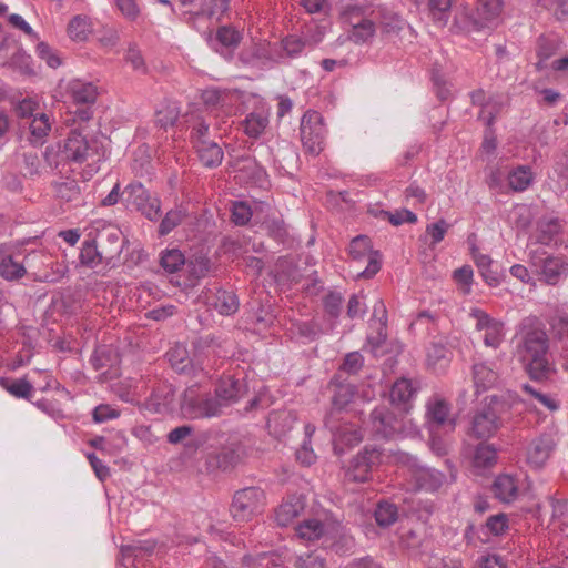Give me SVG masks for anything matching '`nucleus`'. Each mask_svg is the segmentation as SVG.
<instances>
[{
  "label": "nucleus",
  "mask_w": 568,
  "mask_h": 568,
  "mask_svg": "<svg viewBox=\"0 0 568 568\" xmlns=\"http://www.w3.org/2000/svg\"><path fill=\"white\" fill-rule=\"evenodd\" d=\"M351 28V39L356 43L366 42L375 33V23L369 17L358 26H353Z\"/></svg>",
  "instance_id": "864d4df0"
},
{
  "label": "nucleus",
  "mask_w": 568,
  "mask_h": 568,
  "mask_svg": "<svg viewBox=\"0 0 568 568\" xmlns=\"http://www.w3.org/2000/svg\"><path fill=\"white\" fill-rule=\"evenodd\" d=\"M354 387L352 385H338L335 388L332 406L333 410H342L354 397Z\"/></svg>",
  "instance_id": "3c124183"
},
{
  "label": "nucleus",
  "mask_w": 568,
  "mask_h": 568,
  "mask_svg": "<svg viewBox=\"0 0 568 568\" xmlns=\"http://www.w3.org/2000/svg\"><path fill=\"white\" fill-rule=\"evenodd\" d=\"M80 261L83 265L89 267H97L103 264L102 254H100L99 240L85 241L80 252Z\"/></svg>",
  "instance_id": "c9c22d12"
},
{
  "label": "nucleus",
  "mask_w": 568,
  "mask_h": 568,
  "mask_svg": "<svg viewBox=\"0 0 568 568\" xmlns=\"http://www.w3.org/2000/svg\"><path fill=\"white\" fill-rule=\"evenodd\" d=\"M154 550V544L152 542H136L132 545H124L121 547V555L124 558L134 556L136 557L140 554L151 555Z\"/></svg>",
  "instance_id": "69168bd1"
},
{
  "label": "nucleus",
  "mask_w": 568,
  "mask_h": 568,
  "mask_svg": "<svg viewBox=\"0 0 568 568\" xmlns=\"http://www.w3.org/2000/svg\"><path fill=\"white\" fill-rule=\"evenodd\" d=\"M199 154V159L206 168H215L222 163L223 151L214 141H201L194 146Z\"/></svg>",
  "instance_id": "aec40b11"
},
{
  "label": "nucleus",
  "mask_w": 568,
  "mask_h": 568,
  "mask_svg": "<svg viewBox=\"0 0 568 568\" xmlns=\"http://www.w3.org/2000/svg\"><path fill=\"white\" fill-rule=\"evenodd\" d=\"M529 260L539 280L548 285H557L568 276V262L562 256L548 255L545 251H530Z\"/></svg>",
  "instance_id": "7ed1b4c3"
},
{
  "label": "nucleus",
  "mask_w": 568,
  "mask_h": 568,
  "mask_svg": "<svg viewBox=\"0 0 568 568\" xmlns=\"http://www.w3.org/2000/svg\"><path fill=\"white\" fill-rule=\"evenodd\" d=\"M516 354L528 375L536 381L548 377L549 338L536 317H526L516 333Z\"/></svg>",
  "instance_id": "f257e3e1"
},
{
  "label": "nucleus",
  "mask_w": 568,
  "mask_h": 568,
  "mask_svg": "<svg viewBox=\"0 0 568 568\" xmlns=\"http://www.w3.org/2000/svg\"><path fill=\"white\" fill-rule=\"evenodd\" d=\"M91 32L90 22L85 17L75 16L68 26V33L75 41H84Z\"/></svg>",
  "instance_id": "49530a36"
},
{
  "label": "nucleus",
  "mask_w": 568,
  "mask_h": 568,
  "mask_svg": "<svg viewBox=\"0 0 568 568\" xmlns=\"http://www.w3.org/2000/svg\"><path fill=\"white\" fill-rule=\"evenodd\" d=\"M186 271L192 281H199L205 277L211 271V261L204 255H193L185 260Z\"/></svg>",
  "instance_id": "c756f323"
},
{
  "label": "nucleus",
  "mask_w": 568,
  "mask_h": 568,
  "mask_svg": "<svg viewBox=\"0 0 568 568\" xmlns=\"http://www.w3.org/2000/svg\"><path fill=\"white\" fill-rule=\"evenodd\" d=\"M557 50L558 43L556 40L546 37H540L538 40L537 49V54L539 57V61L536 64L537 69L541 70L544 68V62L551 58Z\"/></svg>",
  "instance_id": "8fccbe9b"
},
{
  "label": "nucleus",
  "mask_w": 568,
  "mask_h": 568,
  "mask_svg": "<svg viewBox=\"0 0 568 568\" xmlns=\"http://www.w3.org/2000/svg\"><path fill=\"white\" fill-rule=\"evenodd\" d=\"M252 217V211L251 207L243 203L237 202L233 204L232 207V221L236 225H245Z\"/></svg>",
  "instance_id": "338daca9"
},
{
  "label": "nucleus",
  "mask_w": 568,
  "mask_h": 568,
  "mask_svg": "<svg viewBox=\"0 0 568 568\" xmlns=\"http://www.w3.org/2000/svg\"><path fill=\"white\" fill-rule=\"evenodd\" d=\"M216 40L225 48L235 49L242 40V33L231 26H223L216 31Z\"/></svg>",
  "instance_id": "de8ad7c7"
},
{
  "label": "nucleus",
  "mask_w": 568,
  "mask_h": 568,
  "mask_svg": "<svg viewBox=\"0 0 568 568\" xmlns=\"http://www.w3.org/2000/svg\"><path fill=\"white\" fill-rule=\"evenodd\" d=\"M453 278L460 285L463 293L468 294L473 281V268L469 265L462 266L454 271Z\"/></svg>",
  "instance_id": "e2e57ef3"
},
{
  "label": "nucleus",
  "mask_w": 568,
  "mask_h": 568,
  "mask_svg": "<svg viewBox=\"0 0 568 568\" xmlns=\"http://www.w3.org/2000/svg\"><path fill=\"white\" fill-rule=\"evenodd\" d=\"M500 426L501 419L497 409L488 405L474 415L469 435L477 439H486L494 436Z\"/></svg>",
  "instance_id": "f8f14e48"
},
{
  "label": "nucleus",
  "mask_w": 568,
  "mask_h": 568,
  "mask_svg": "<svg viewBox=\"0 0 568 568\" xmlns=\"http://www.w3.org/2000/svg\"><path fill=\"white\" fill-rule=\"evenodd\" d=\"M99 244L105 264L112 263L122 252V242L116 231L99 235Z\"/></svg>",
  "instance_id": "a211bd4d"
},
{
  "label": "nucleus",
  "mask_w": 568,
  "mask_h": 568,
  "mask_svg": "<svg viewBox=\"0 0 568 568\" xmlns=\"http://www.w3.org/2000/svg\"><path fill=\"white\" fill-rule=\"evenodd\" d=\"M493 493L503 503L515 500L518 494L515 478L509 475L498 476L493 484Z\"/></svg>",
  "instance_id": "5701e85b"
},
{
  "label": "nucleus",
  "mask_w": 568,
  "mask_h": 568,
  "mask_svg": "<svg viewBox=\"0 0 568 568\" xmlns=\"http://www.w3.org/2000/svg\"><path fill=\"white\" fill-rule=\"evenodd\" d=\"M418 480L422 487L435 491L446 483V476L436 469L426 468L419 471Z\"/></svg>",
  "instance_id": "c03bdc74"
},
{
  "label": "nucleus",
  "mask_w": 568,
  "mask_h": 568,
  "mask_svg": "<svg viewBox=\"0 0 568 568\" xmlns=\"http://www.w3.org/2000/svg\"><path fill=\"white\" fill-rule=\"evenodd\" d=\"M497 450L493 445L479 444L474 454V466L478 468L490 467L496 463Z\"/></svg>",
  "instance_id": "37998d69"
},
{
  "label": "nucleus",
  "mask_w": 568,
  "mask_h": 568,
  "mask_svg": "<svg viewBox=\"0 0 568 568\" xmlns=\"http://www.w3.org/2000/svg\"><path fill=\"white\" fill-rule=\"evenodd\" d=\"M295 417L291 412L277 410L268 415L266 425L271 434L280 437L293 427Z\"/></svg>",
  "instance_id": "412c9836"
},
{
  "label": "nucleus",
  "mask_w": 568,
  "mask_h": 568,
  "mask_svg": "<svg viewBox=\"0 0 568 568\" xmlns=\"http://www.w3.org/2000/svg\"><path fill=\"white\" fill-rule=\"evenodd\" d=\"M332 414L333 412L325 419V425L329 427V429L338 440L349 446L356 445L362 442L363 435L359 428H356L355 426L348 424H344L339 427L331 425Z\"/></svg>",
  "instance_id": "cd10ccee"
},
{
  "label": "nucleus",
  "mask_w": 568,
  "mask_h": 568,
  "mask_svg": "<svg viewBox=\"0 0 568 568\" xmlns=\"http://www.w3.org/2000/svg\"><path fill=\"white\" fill-rule=\"evenodd\" d=\"M508 528V518L505 514H497L490 516L484 526L483 529H486L487 532L499 536Z\"/></svg>",
  "instance_id": "052dcab7"
},
{
  "label": "nucleus",
  "mask_w": 568,
  "mask_h": 568,
  "mask_svg": "<svg viewBox=\"0 0 568 568\" xmlns=\"http://www.w3.org/2000/svg\"><path fill=\"white\" fill-rule=\"evenodd\" d=\"M452 352L442 343H433L427 351V366L434 372H443L450 362Z\"/></svg>",
  "instance_id": "4be33fe9"
},
{
  "label": "nucleus",
  "mask_w": 568,
  "mask_h": 568,
  "mask_svg": "<svg viewBox=\"0 0 568 568\" xmlns=\"http://www.w3.org/2000/svg\"><path fill=\"white\" fill-rule=\"evenodd\" d=\"M123 194L128 207L139 211L150 221H155L160 217V200L156 196H152L141 183H131L125 187Z\"/></svg>",
  "instance_id": "423d86ee"
},
{
  "label": "nucleus",
  "mask_w": 568,
  "mask_h": 568,
  "mask_svg": "<svg viewBox=\"0 0 568 568\" xmlns=\"http://www.w3.org/2000/svg\"><path fill=\"white\" fill-rule=\"evenodd\" d=\"M559 232V224L551 220L542 223L538 227L537 242L542 245H549L554 236Z\"/></svg>",
  "instance_id": "bf43d9fd"
},
{
  "label": "nucleus",
  "mask_w": 568,
  "mask_h": 568,
  "mask_svg": "<svg viewBox=\"0 0 568 568\" xmlns=\"http://www.w3.org/2000/svg\"><path fill=\"white\" fill-rule=\"evenodd\" d=\"M103 158V148L95 138H88L74 130L63 141L62 160L78 164L87 163L89 175L99 171V163Z\"/></svg>",
  "instance_id": "f03ea898"
},
{
  "label": "nucleus",
  "mask_w": 568,
  "mask_h": 568,
  "mask_svg": "<svg viewBox=\"0 0 568 568\" xmlns=\"http://www.w3.org/2000/svg\"><path fill=\"white\" fill-rule=\"evenodd\" d=\"M301 539L315 540L324 534V525L317 519L305 520L296 528Z\"/></svg>",
  "instance_id": "a18cd8bd"
},
{
  "label": "nucleus",
  "mask_w": 568,
  "mask_h": 568,
  "mask_svg": "<svg viewBox=\"0 0 568 568\" xmlns=\"http://www.w3.org/2000/svg\"><path fill=\"white\" fill-rule=\"evenodd\" d=\"M473 376L475 386L479 389H487L497 382V373L484 363L473 366Z\"/></svg>",
  "instance_id": "72a5a7b5"
},
{
  "label": "nucleus",
  "mask_w": 568,
  "mask_h": 568,
  "mask_svg": "<svg viewBox=\"0 0 568 568\" xmlns=\"http://www.w3.org/2000/svg\"><path fill=\"white\" fill-rule=\"evenodd\" d=\"M484 332V344L488 347L498 348L504 341V324L496 321Z\"/></svg>",
  "instance_id": "5fc2aeb1"
},
{
  "label": "nucleus",
  "mask_w": 568,
  "mask_h": 568,
  "mask_svg": "<svg viewBox=\"0 0 568 568\" xmlns=\"http://www.w3.org/2000/svg\"><path fill=\"white\" fill-rule=\"evenodd\" d=\"M381 462V452L374 447H364L353 459L351 460L347 469V477L353 481H366L371 478V474L374 467Z\"/></svg>",
  "instance_id": "9b49d317"
},
{
  "label": "nucleus",
  "mask_w": 568,
  "mask_h": 568,
  "mask_svg": "<svg viewBox=\"0 0 568 568\" xmlns=\"http://www.w3.org/2000/svg\"><path fill=\"white\" fill-rule=\"evenodd\" d=\"M426 419L432 433L444 427L447 432H454L456 418L450 415V405L439 396H435L426 404Z\"/></svg>",
  "instance_id": "9d476101"
},
{
  "label": "nucleus",
  "mask_w": 568,
  "mask_h": 568,
  "mask_svg": "<svg viewBox=\"0 0 568 568\" xmlns=\"http://www.w3.org/2000/svg\"><path fill=\"white\" fill-rule=\"evenodd\" d=\"M0 385L12 396L17 398H30L33 386L26 378L20 379H11V378H1Z\"/></svg>",
  "instance_id": "f704fd0d"
},
{
  "label": "nucleus",
  "mask_w": 568,
  "mask_h": 568,
  "mask_svg": "<svg viewBox=\"0 0 568 568\" xmlns=\"http://www.w3.org/2000/svg\"><path fill=\"white\" fill-rule=\"evenodd\" d=\"M428 4L433 19L440 26H445L448 21L452 0H429Z\"/></svg>",
  "instance_id": "603ef678"
},
{
  "label": "nucleus",
  "mask_w": 568,
  "mask_h": 568,
  "mask_svg": "<svg viewBox=\"0 0 568 568\" xmlns=\"http://www.w3.org/2000/svg\"><path fill=\"white\" fill-rule=\"evenodd\" d=\"M26 274L22 263L16 261L11 255H7L0 261V275L8 280L14 281L21 278Z\"/></svg>",
  "instance_id": "58836bf2"
},
{
  "label": "nucleus",
  "mask_w": 568,
  "mask_h": 568,
  "mask_svg": "<svg viewBox=\"0 0 568 568\" xmlns=\"http://www.w3.org/2000/svg\"><path fill=\"white\" fill-rule=\"evenodd\" d=\"M185 217V214L181 210H171L169 211L164 219L161 221L159 226V233L161 235L169 234L173 229L180 225Z\"/></svg>",
  "instance_id": "4d7b16f0"
},
{
  "label": "nucleus",
  "mask_w": 568,
  "mask_h": 568,
  "mask_svg": "<svg viewBox=\"0 0 568 568\" xmlns=\"http://www.w3.org/2000/svg\"><path fill=\"white\" fill-rule=\"evenodd\" d=\"M247 390V385L244 379H235L233 376H224L216 385L215 396L224 408L245 396Z\"/></svg>",
  "instance_id": "4468645a"
},
{
  "label": "nucleus",
  "mask_w": 568,
  "mask_h": 568,
  "mask_svg": "<svg viewBox=\"0 0 568 568\" xmlns=\"http://www.w3.org/2000/svg\"><path fill=\"white\" fill-rule=\"evenodd\" d=\"M503 11L501 0H479L475 23L480 28L498 24Z\"/></svg>",
  "instance_id": "f3484780"
},
{
  "label": "nucleus",
  "mask_w": 568,
  "mask_h": 568,
  "mask_svg": "<svg viewBox=\"0 0 568 568\" xmlns=\"http://www.w3.org/2000/svg\"><path fill=\"white\" fill-rule=\"evenodd\" d=\"M267 554H260L257 556H244L242 559L241 568H270L267 565L270 564Z\"/></svg>",
  "instance_id": "774afa93"
},
{
  "label": "nucleus",
  "mask_w": 568,
  "mask_h": 568,
  "mask_svg": "<svg viewBox=\"0 0 568 568\" xmlns=\"http://www.w3.org/2000/svg\"><path fill=\"white\" fill-rule=\"evenodd\" d=\"M268 115L264 111L251 112L242 122L246 135L253 139L260 138L268 125Z\"/></svg>",
  "instance_id": "bb28decb"
},
{
  "label": "nucleus",
  "mask_w": 568,
  "mask_h": 568,
  "mask_svg": "<svg viewBox=\"0 0 568 568\" xmlns=\"http://www.w3.org/2000/svg\"><path fill=\"white\" fill-rule=\"evenodd\" d=\"M303 508V503L300 499L287 500L276 509L275 520L280 526H287L301 514Z\"/></svg>",
  "instance_id": "7c9ffc66"
},
{
  "label": "nucleus",
  "mask_w": 568,
  "mask_h": 568,
  "mask_svg": "<svg viewBox=\"0 0 568 568\" xmlns=\"http://www.w3.org/2000/svg\"><path fill=\"white\" fill-rule=\"evenodd\" d=\"M185 257L178 248L165 250L161 254L160 265L168 273H175L181 266L185 265Z\"/></svg>",
  "instance_id": "a19ab883"
},
{
  "label": "nucleus",
  "mask_w": 568,
  "mask_h": 568,
  "mask_svg": "<svg viewBox=\"0 0 568 568\" xmlns=\"http://www.w3.org/2000/svg\"><path fill=\"white\" fill-rule=\"evenodd\" d=\"M374 516L378 526L388 527L397 520V507L394 504L381 501L377 504Z\"/></svg>",
  "instance_id": "ea45409f"
},
{
  "label": "nucleus",
  "mask_w": 568,
  "mask_h": 568,
  "mask_svg": "<svg viewBox=\"0 0 568 568\" xmlns=\"http://www.w3.org/2000/svg\"><path fill=\"white\" fill-rule=\"evenodd\" d=\"M215 465L222 470H229L240 463V455L232 448H225L214 457Z\"/></svg>",
  "instance_id": "6e6d98bb"
},
{
  "label": "nucleus",
  "mask_w": 568,
  "mask_h": 568,
  "mask_svg": "<svg viewBox=\"0 0 568 568\" xmlns=\"http://www.w3.org/2000/svg\"><path fill=\"white\" fill-rule=\"evenodd\" d=\"M232 168L235 172V180L243 184H255L260 182L265 172L256 161L250 155L236 156L232 161Z\"/></svg>",
  "instance_id": "2eb2a0df"
},
{
  "label": "nucleus",
  "mask_w": 568,
  "mask_h": 568,
  "mask_svg": "<svg viewBox=\"0 0 568 568\" xmlns=\"http://www.w3.org/2000/svg\"><path fill=\"white\" fill-rule=\"evenodd\" d=\"M71 95L77 103L92 104L98 97L97 87L92 83L74 81L70 87Z\"/></svg>",
  "instance_id": "2f4dec72"
},
{
  "label": "nucleus",
  "mask_w": 568,
  "mask_h": 568,
  "mask_svg": "<svg viewBox=\"0 0 568 568\" xmlns=\"http://www.w3.org/2000/svg\"><path fill=\"white\" fill-rule=\"evenodd\" d=\"M371 423L374 433L385 439L396 438L405 429L403 418L384 405L371 413Z\"/></svg>",
  "instance_id": "1a4fd4ad"
},
{
  "label": "nucleus",
  "mask_w": 568,
  "mask_h": 568,
  "mask_svg": "<svg viewBox=\"0 0 568 568\" xmlns=\"http://www.w3.org/2000/svg\"><path fill=\"white\" fill-rule=\"evenodd\" d=\"M417 390L418 387L414 385L412 379L402 377L397 379L390 388V402L394 405L406 406L416 395Z\"/></svg>",
  "instance_id": "6ab92c4d"
},
{
  "label": "nucleus",
  "mask_w": 568,
  "mask_h": 568,
  "mask_svg": "<svg viewBox=\"0 0 568 568\" xmlns=\"http://www.w3.org/2000/svg\"><path fill=\"white\" fill-rule=\"evenodd\" d=\"M555 445L556 443L550 434L537 437L527 448V462L536 468L544 466L550 457Z\"/></svg>",
  "instance_id": "dca6fc26"
},
{
  "label": "nucleus",
  "mask_w": 568,
  "mask_h": 568,
  "mask_svg": "<svg viewBox=\"0 0 568 568\" xmlns=\"http://www.w3.org/2000/svg\"><path fill=\"white\" fill-rule=\"evenodd\" d=\"M57 196L64 202L78 203L81 200V189L75 180H65L54 185Z\"/></svg>",
  "instance_id": "4c0bfd02"
},
{
  "label": "nucleus",
  "mask_w": 568,
  "mask_h": 568,
  "mask_svg": "<svg viewBox=\"0 0 568 568\" xmlns=\"http://www.w3.org/2000/svg\"><path fill=\"white\" fill-rule=\"evenodd\" d=\"M349 256L354 262L367 260V266L358 273V277L372 278L381 270V254L372 248L371 239L366 235H358L351 241Z\"/></svg>",
  "instance_id": "6e6552de"
},
{
  "label": "nucleus",
  "mask_w": 568,
  "mask_h": 568,
  "mask_svg": "<svg viewBox=\"0 0 568 568\" xmlns=\"http://www.w3.org/2000/svg\"><path fill=\"white\" fill-rule=\"evenodd\" d=\"M306 42L297 36H288L282 40V48L287 57L294 58L298 55L305 48Z\"/></svg>",
  "instance_id": "0e129e2a"
},
{
  "label": "nucleus",
  "mask_w": 568,
  "mask_h": 568,
  "mask_svg": "<svg viewBox=\"0 0 568 568\" xmlns=\"http://www.w3.org/2000/svg\"><path fill=\"white\" fill-rule=\"evenodd\" d=\"M534 175L529 166H518L508 174V183L513 191L523 192L532 183Z\"/></svg>",
  "instance_id": "473e14b6"
},
{
  "label": "nucleus",
  "mask_w": 568,
  "mask_h": 568,
  "mask_svg": "<svg viewBox=\"0 0 568 568\" xmlns=\"http://www.w3.org/2000/svg\"><path fill=\"white\" fill-rule=\"evenodd\" d=\"M236 98V91L229 89L210 88L202 92V101L207 106L227 108Z\"/></svg>",
  "instance_id": "b1692460"
},
{
  "label": "nucleus",
  "mask_w": 568,
  "mask_h": 568,
  "mask_svg": "<svg viewBox=\"0 0 568 568\" xmlns=\"http://www.w3.org/2000/svg\"><path fill=\"white\" fill-rule=\"evenodd\" d=\"M300 134L304 149L311 154H320L326 138L322 114L314 110L306 111L301 120Z\"/></svg>",
  "instance_id": "20e7f679"
},
{
  "label": "nucleus",
  "mask_w": 568,
  "mask_h": 568,
  "mask_svg": "<svg viewBox=\"0 0 568 568\" xmlns=\"http://www.w3.org/2000/svg\"><path fill=\"white\" fill-rule=\"evenodd\" d=\"M175 398V389L170 384H161L155 389H153L149 405L152 406V409L156 413H161L163 409H166Z\"/></svg>",
  "instance_id": "393cba45"
},
{
  "label": "nucleus",
  "mask_w": 568,
  "mask_h": 568,
  "mask_svg": "<svg viewBox=\"0 0 568 568\" xmlns=\"http://www.w3.org/2000/svg\"><path fill=\"white\" fill-rule=\"evenodd\" d=\"M374 12L367 6L347 4L342 11V19L349 27L358 26Z\"/></svg>",
  "instance_id": "e433bc0d"
},
{
  "label": "nucleus",
  "mask_w": 568,
  "mask_h": 568,
  "mask_svg": "<svg viewBox=\"0 0 568 568\" xmlns=\"http://www.w3.org/2000/svg\"><path fill=\"white\" fill-rule=\"evenodd\" d=\"M448 229L449 224L444 219H440L436 223L428 224L426 226V234L432 237L430 245L434 246L442 242Z\"/></svg>",
  "instance_id": "680f3d73"
},
{
  "label": "nucleus",
  "mask_w": 568,
  "mask_h": 568,
  "mask_svg": "<svg viewBox=\"0 0 568 568\" xmlns=\"http://www.w3.org/2000/svg\"><path fill=\"white\" fill-rule=\"evenodd\" d=\"M292 337L303 343L315 341L322 333L321 326L314 321H296L291 324Z\"/></svg>",
  "instance_id": "a878e982"
},
{
  "label": "nucleus",
  "mask_w": 568,
  "mask_h": 568,
  "mask_svg": "<svg viewBox=\"0 0 568 568\" xmlns=\"http://www.w3.org/2000/svg\"><path fill=\"white\" fill-rule=\"evenodd\" d=\"M168 358L171 363V366L179 373L190 374L193 376H199L203 374L204 376L210 375V371L207 369V365L203 359H190L187 356V351L184 346L178 345L171 351L168 352Z\"/></svg>",
  "instance_id": "ddd939ff"
},
{
  "label": "nucleus",
  "mask_w": 568,
  "mask_h": 568,
  "mask_svg": "<svg viewBox=\"0 0 568 568\" xmlns=\"http://www.w3.org/2000/svg\"><path fill=\"white\" fill-rule=\"evenodd\" d=\"M181 409L189 418H210L222 413V405L216 396H197L195 390L189 388L183 395Z\"/></svg>",
  "instance_id": "0eeeda50"
},
{
  "label": "nucleus",
  "mask_w": 568,
  "mask_h": 568,
  "mask_svg": "<svg viewBox=\"0 0 568 568\" xmlns=\"http://www.w3.org/2000/svg\"><path fill=\"white\" fill-rule=\"evenodd\" d=\"M30 142L32 144H43L45 138L51 131V122L45 113L37 114L29 123Z\"/></svg>",
  "instance_id": "c85d7f7f"
},
{
  "label": "nucleus",
  "mask_w": 568,
  "mask_h": 568,
  "mask_svg": "<svg viewBox=\"0 0 568 568\" xmlns=\"http://www.w3.org/2000/svg\"><path fill=\"white\" fill-rule=\"evenodd\" d=\"M214 307L222 315H231L239 308L237 297L232 292L219 291L215 296Z\"/></svg>",
  "instance_id": "79ce46f5"
},
{
  "label": "nucleus",
  "mask_w": 568,
  "mask_h": 568,
  "mask_svg": "<svg viewBox=\"0 0 568 568\" xmlns=\"http://www.w3.org/2000/svg\"><path fill=\"white\" fill-rule=\"evenodd\" d=\"M264 499V491L258 487H246L237 490L231 505L233 518L237 521L250 520L262 510Z\"/></svg>",
  "instance_id": "39448f33"
},
{
  "label": "nucleus",
  "mask_w": 568,
  "mask_h": 568,
  "mask_svg": "<svg viewBox=\"0 0 568 568\" xmlns=\"http://www.w3.org/2000/svg\"><path fill=\"white\" fill-rule=\"evenodd\" d=\"M295 568H327L326 559L318 552H308L300 556Z\"/></svg>",
  "instance_id": "13d9d810"
},
{
  "label": "nucleus",
  "mask_w": 568,
  "mask_h": 568,
  "mask_svg": "<svg viewBox=\"0 0 568 568\" xmlns=\"http://www.w3.org/2000/svg\"><path fill=\"white\" fill-rule=\"evenodd\" d=\"M180 111L175 104H165L155 114V123L163 129L174 125L179 119Z\"/></svg>",
  "instance_id": "09e8293b"
}]
</instances>
